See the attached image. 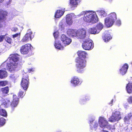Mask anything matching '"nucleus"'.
Here are the masks:
<instances>
[{
  "label": "nucleus",
  "instance_id": "nucleus-1",
  "mask_svg": "<svg viewBox=\"0 0 132 132\" xmlns=\"http://www.w3.org/2000/svg\"><path fill=\"white\" fill-rule=\"evenodd\" d=\"M79 57L76 60L77 71L79 73L83 72L84 68L86 66V61L85 60L87 54L84 51H79L77 52Z\"/></svg>",
  "mask_w": 132,
  "mask_h": 132
},
{
  "label": "nucleus",
  "instance_id": "nucleus-2",
  "mask_svg": "<svg viewBox=\"0 0 132 132\" xmlns=\"http://www.w3.org/2000/svg\"><path fill=\"white\" fill-rule=\"evenodd\" d=\"M80 15H84V20L87 22L95 23L98 20V18L95 12L92 11H83L80 14Z\"/></svg>",
  "mask_w": 132,
  "mask_h": 132
},
{
  "label": "nucleus",
  "instance_id": "nucleus-3",
  "mask_svg": "<svg viewBox=\"0 0 132 132\" xmlns=\"http://www.w3.org/2000/svg\"><path fill=\"white\" fill-rule=\"evenodd\" d=\"M86 30L81 28L78 30L69 29L67 31V34L72 37H75L77 39H84L86 36Z\"/></svg>",
  "mask_w": 132,
  "mask_h": 132
},
{
  "label": "nucleus",
  "instance_id": "nucleus-4",
  "mask_svg": "<svg viewBox=\"0 0 132 132\" xmlns=\"http://www.w3.org/2000/svg\"><path fill=\"white\" fill-rule=\"evenodd\" d=\"M93 44H92V40L89 39H86L84 41L82 44V48L85 50H89L93 48Z\"/></svg>",
  "mask_w": 132,
  "mask_h": 132
},
{
  "label": "nucleus",
  "instance_id": "nucleus-5",
  "mask_svg": "<svg viewBox=\"0 0 132 132\" xmlns=\"http://www.w3.org/2000/svg\"><path fill=\"white\" fill-rule=\"evenodd\" d=\"M121 119L120 112L116 111L112 113L111 117L109 118V121L111 122H114L119 121Z\"/></svg>",
  "mask_w": 132,
  "mask_h": 132
},
{
  "label": "nucleus",
  "instance_id": "nucleus-6",
  "mask_svg": "<svg viewBox=\"0 0 132 132\" xmlns=\"http://www.w3.org/2000/svg\"><path fill=\"white\" fill-rule=\"evenodd\" d=\"M29 82L28 76L26 75L23 76L21 81V85L23 89L25 90H26L29 85Z\"/></svg>",
  "mask_w": 132,
  "mask_h": 132
},
{
  "label": "nucleus",
  "instance_id": "nucleus-7",
  "mask_svg": "<svg viewBox=\"0 0 132 132\" xmlns=\"http://www.w3.org/2000/svg\"><path fill=\"white\" fill-rule=\"evenodd\" d=\"M98 123L100 127L102 128L106 127L109 128L108 127V122L105 118L101 117H100L99 119Z\"/></svg>",
  "mask_w": 132,
  "mask_h": 132
},
{
  "label": "nucleus",
  "instance_id": "nucleus-8",
  "mask_svg": "<svg viewBox=\"0 0 132 132\" xmlns=\"http://www.w3.org/2000/svg\"><path fill=\"white\" fill-rule=\"evenodd\" d=\"M31 47V45L29 44H26L22 46L20 50L21 53L23 54L28 53Z\"/></svg>",
  "mask_w": 132,
  "mask_h": 132
},
{
  "label": "nucleus",
  "instance_id": "nucleus-9",
  "mask_svg": "<svg viewBox=\"0 0 132 132\" xmlns=\"http://www.w3.org/2000/svg\"><path fill=\"white\" fill-rule=\"evenodd\" d=\"M17 63L10 61L7 65V68L11 72H12L15 70V68L17 65Z\"/></svg>",
  "mask_w": 132,
  "mask_h": 132
},
{
  "label": "nucleus",
  "instance_id": "nucleus-10",
  "mask_svg": "<svg viewBox=\"0 0 132 132\" xmlns=\"http://www.w3.org/2000/svg\"><path fill=\"white\" fill-rule=\"evenodd\" d=\"M32 33L30 29H28L26 34L23 37L21 40L22 42H27L30 39L31 40V35Z\"/></svg>",
  "mask_w": 132,
  "mask_h": 132
},
{
  "label": "nucleus",
  "instance_id": "nucleus-11",
  "mask_svg": "<svg viewBox=\"0 0 132 132\" xmlns=\"http://www.w3.org/2000/svg\"><path fill=\"white\" fill-rule=\"evenodd\" d=\"M61 39L63 43L66 45H69L71 42V39L64 34L61 36Z\"/></svg>",
  "mask_w": 132,
  "mask_h": 132
},
{
  "label": "nucleus",
  "instance_id": "nucleus-12",
  "mask_svg": "<svg viewBox=\"0 0 132 132\" xmlns=\"http://www.w3.org/2000/svg\"><path fill=\"white\" fill-rule=\"evenodd\" d=\"M81 0H70V5L71 7L74 9L77 6Z\"/></svg>",
  "mask_w": 132,
  "mask_h": 132
},
{
  "label": "nucleus",
  "instance_id": "nucleus-13",
  "mask_svg": "<svg viewBox=\"0 0 132 132\" xmlns=\"http://www.w3.org/2000/svg\"><path fill=\"white\" fill-rule=\"evenodd\" d=\"M114 21L110 19L109 18L107 17L105 19V24L106 26L108 27L112 26L113 24Z\"/></svg>",
  "mask_w": 132,
  "mask_h": 132
},
{
  "label": "nucleus",
  "instance_id": "nucleus-14",
  "mask_svg": "<svg viewBox=\"0 0 132 132\" xmlns=\"http://www.w3.org/2000/svg\"><path fill=\"white\" fill-rule=\"evenodd\" d=\"M13 100L11 104V106L12 109L16 106L18 104L19 101V99L17 98V96L16 95H13Z\"/></svg>",
  "mask_w": 132,
  "mask_h": 132
},
{
  "label": "nucleus",
  "instance_id": "nucleus-15",
  "mask_svg": "<svg viewBox=\"0 0 132 132\" xmlns=\"http://www.w3.org/2000/svg\"><path fill=\"white\" fill-rule=\"evenodd\" d=\"M94 118H93L91 120H90V126L91 129L92 130H95L98 126V124L96 122H93V121H94Z\"/></svg>",
  "mask_w": 132,
  "mask_h": 132
},
{
  "label": "nucleus",
  "instance_id": "nucleus-16",
  "mask_svg": "<svg viewBox=\"0 0 132 132\" xmlns=\"http://www.w3.org/2000/svg\"><path fill=\"white\" fill-rule=\"evenodd\" d=\"M128 68V64L126 63L120 69V73L122 75H123L126 72Z\"/></svg>",
  "mask_w": 132,
  "mask_h": 132
},
{
  "label": "nucleus",
  "instance_id": "nucleus-17",
  "mask_svg": "<svg viewBox=\"0 0 132 132\" xmlns=\"http://www.w3.org/2000/svg\"><path fill=\"white\" fill-rule=\"evenodd\" d=\"M79 79L77 77H75L72 78L71 81L72 85L73 86H76L79 83Z\"/></svg>",
  "mask_w": 132,
  "mask_h": 132
},
{
  "label": "nucleus",
  "instance_id": "nucleus-18",
  "mask_svg": "<svg viewBox=\"0 0 132 132\" xmlns=\"http://www.w3.org/2000/svg\"><path fill=\"white\" fill-rule=\"evenodd\" d=\"M19 55L17 54L12 55L10 58V61H11L12 62H14L17 63L19 59Z\"/></svg>",
  "mask_w": 132,
  "mask_h": 132
},
{
  "label": "nucleus",
  "instance_id": "nucleus-19",
  "mask_svg": "<svg viewBox=\"0 0 132 132\" xmlns=\"http://www.w3.org/2000/svg\"><path fill=\"white\" fill-rule=\"evenodd\" d=\"M54 46L56 48L60 50H63V46L61 45L60 43L57 39H56L54 44Z\"/></svg>",
  "mask_w": 132,
  "mask_h": 132
},
{
  "label": "nucleus",
  "instance_id": "nucleus-20",
  "mask_svg": "<svg viewBox=\"0 0 132 132\" xmlns=\"http://www.w3.org/2000/svg\"><path fill=\"white\" fill-rule=\"evenodd\" d=\"M72 15H67L66 22L67 24L69 25H71L73 23L72 19Z\"/></svg>",
  "mask_w": 132,
  "mask_h": 132
},
{
  "label": "nucleus",
  "instance_id": "nucleus-21",
  "mask_svg": "<svg viewBox=\"0 0 132 132\" xmlns=\"http://www.w3.org/2000/svg\"><path fill=\"white\" fill-rule=\"evenodd\" d=\"M7 12L6 11H3L2 9L0 10V20H2L5 19V16L7 15Z\"/></svg>",
  "mask_w": 132,
  "mask_h": 132
},
{
  "label": "nucleus",
  "instance_id": "nucleus-22",
  "mask_svg": "<svg viewBox=\"0 0 132 132\" xmlns=\"http://www.w3.org/2000/svg\"><path fill=\"white\" fill-rule=\"evenodd\" d=\"M102 38L104 42H107L112 39V37L109 34H104Z\"/></svg>",
  "mask_w": 132,
  "mask_h": 132
},
{
  "label": "nucleus",
  "instance_id": "nucleus-23",
  "mask_svg": "<svg viewBox=\"0 0 132 132\" xmlns=\"http://www.w3.org/2000/svg\"><path fill=\"white\" fill-rule=\"evenodd\" d=\"M7 76V73L5 70H0V78H5Z\"/></svg>",
  "mask_w": 132,
  "mask_h": 132
},
{
  "label": "nucleus",
  "instance_id": "nucleus-24",
  "mask_svg": "<svg viewBox=\"0 0 132 132\" xmlns=\"http://www.w3.org/2000/svg\"><path fill=\"white\" fill-rule=\"evenodd\" d=\"M126 90L128 93H132V82H129L126 86Z\"/></svg>",
  "mask_w": 132,
  "mask_h": 132
},
{
  "label": "nucleus",
  "instance_id": "nucleus-25",
  "mask_svg": "<svg viewBox=\"0 0 132 132\" xmlns=\"http://www.w3.org/2000/svg\"><path fill=\"white\" fill-rule=\"evenodd\" d=\"M64 12V11L60 10H57L55 14V18H59L62 15Z\"/></svg>",
  "mask_w": 132,
  "mask_h": 132
},
{
  "label": "nucleus",
  "instance_id": "nucleus-26",
  "mask_svg": "<svg viewBox=\"0 0 132 132\" xmlns=\"http://www.w3.org/2000/svg\"><path fill=\"white\" fill-rule=\"evenodd\" d=\"M88 31L89 33L92 34H97L99 32V30H97L96 27L89 29Z\"/></svg>",
  "mask_w": 132,
  "mask_h": 132
},
{
  "label": "nucleus",
  "instance_id": "nucleus-27",
  "mask_svg": "<svg viewBox=\"0 0 132 132\" xmlns=\"http://www.w3.org/2000/svg\"><path fill=\"white\" fill-rule=\"evenodd\" d=\"M108 17L112 20H113L114 21L117 19L116 15L114 12L110 14L109 15Z\"/></svg>",
  "mask_w": 132,
  "mask_h": 132
},
{
  "label": "nucleus",
  "instance_id": "nucleus-28",
  "mask_svg": "<svg viewBox=\"0 0 132 132\" xmlns=\"http://www.w3.org/2000/svg\"><path fill=\"white\" fill-rule=\"evenodd\" d=\"M132 117V111L127 116H125L124 119V121L126 123H127L128 122L130 119L131 117Z\"/></svg>",
  "mask_w": 132,
  "mask_h": 132
},
{
  "label": "nucleus",
  "instance_id": "nucleus-29",
  "mask_svg": "<svg viewBox=\"0 0 132 132\" xmlns=\"http://www.w3.org/2000/svg\"><path fill=\"white\" fill-rule=\"evenodd\" d=\"M98 14L100 15L102 17L106 16L107 15V13L104 10H99L96 11Z\"/></svg>",
  "mask_w": 132,
  "mask_h": 132
},
{
  "label": "nucleus",
  "instance_id": "nucleus-30",
  "mask_svg": "<svg viewBox=\"0 0 132 132\" xmlns=\"http://www.w3.org/2000/svg\"><path fill=\"white\" fill-rule=\"evenodd\" d=\"M10 104V101L9 100H6L4 102H3V103L1 105V107H5L7 108L9 106Z\"/></svg>",
  "mask_w": 132,
  "mask_h": 132
},
{
  "label": "nucleus",
  "instance_id": "nucleus-31",
  "mask_svg": "<svg viewBox=\"0 0 132 132\" xmlns=\"http://www.w3.org/2000/svg\"><path fill=\"white\" fill-rule=\"evenodd\" d=\"M0 115L5 117H6L7 116V114L6 111L5 110L3 109H0Z\"/></svg>",
  "mask_w": 132,
  "mask_h": 132
},
{
  "label": "nucleus",
  "instance_id": "nucleus-32",
  "mask_svg": "<svg viewBox=\"0 0 132 132\" xmlns=\"http://www.w3.org/2000/svg\"><path fill=\"white\" fill-rule=\"evenodd\" d=\"M9 87H6L2 88L1 89V91L4 94L7 93L9 92Z\"/></svg>",
  "mask_w": 132,
  "mask_h": 132
},
{
  "label": "nucleus",
  "instance_id": "nucleus-33",
  "mask_svg": "<svg viewBox=\"0 0 132 132\" xmlns=\"http://www.w3.org/2000/svg\"><path fill=\"white\" fill-rule=\"evenodd\" d=\"M103 26L102 23H99L98 24L96 27V28L97 30H99V32L103 28Z\"/></svg>",
  "mask_w": 132,
  "mask_h": 132
},
{
  "label": "nucleus",
  "instance_id": "nucleus-34",
  "mask_svg": "<svg viewBox=\"0 0 132 132\" xmlns=\"http://www.w3.org/2000/svg\"><path fill=\"white\" fill-rule=\"evenodd\" d=\"M5 120L3 118H0V127L3 126L5 123Z\"/></svg>",
  "mask_w": 132,
  "mask_h": 132
},
{
  "label": "nucleus",
  "instance_id": "nucleus-35",
  "mask_svg": "<svg viewBox=\"0 0 132 132\" xmlns=\"http://www.w3.org/2000/svg\"><path fill=\"white\" fill-rule=\"evenodd\" d=\"M20 33H17L13 35V37L14 39H16V38L18 39V40H19V38H20Z\"/></svg>",
  "mask_w": 132,
  "mask_h": 132
},
{
  "label": "nucleus",
  "instance_id": "nucleus-36",
  "mask_svg": "<svg viewBox=\"0 0 132 132\" xmlns=\"http://www.w3.org/2000/svg\"><path fill=\"white\" fill-rule=\"evenodd\" d=\"M59 25L60 27L63 28H64L65 27L67 26L66 24L63 21H62L60 22L59 23Z\"/></svg>",
  "mask_w": 132,
  "mask_h": 132
},
{
  "label": "nucleus",
  "instance_id": "nucleus-37",
  "mask_svg": "<svg viewBox=\"0 0 132 132\" xmlns=\"http://www.w3.org/2000/svg\"><path fill=\"white\" fill-rule=\"evenodd\" d=\"M5 40L9 43H11L12 41L11 39L9 37H5Z\"/></svg>",
  "mask_w": 132,
  "mask_h": 132
},
{
  "label": "nucleus",
  "instance_id": "nucleus-38",
  "mask_svg": "<svg viewBox=\"0 0 132 132\" xmlns=\"http://www.w3.org/2000/svg\"><path fill=\"white\" fill-rule=\"evenodd\" d=\"M7 84V82L6 81H0V86H5Z\"/></svg>",
  "mask_w": 132,
  "mask_h": 132
},
{
  "label": "nucleus",
  "instance_id": "nucleus-39",
  "mask_svg": "<svg viewBox=\"0 0 132 132\" xmlns=\"http://www.w3.org/2000/svg\"><path fill=\"white\" fill-rule=\"evenodd\" d=\"M25 95V93L24 92H22L21 90H20L19 93L18 94V95L19 96H20V97H23Z\"/></svg>",
  "mask_w": 132,
  "mask_h": 132
},
{
  "label": "nucleus",
  "instance_id": "nucleus-40",
  "mask_svg": "<svg viewBox=\"0 0 132 132\" xmlns=\"http://www.w3.org/2000/svg\"><path fill=\"white\" fill-rule=\"evenodd\" d=\"M54 37L55 39V40L56 39H56V38H57V37H58L59 35V33L57 31H56L54 32L53 34Z\"/></svg>",
  "mask_w": 132,
  "mask_h": 132
},
{
  "label": "nucleus",
  "instance_id": "nucleus-41",
  "mask_svg": "<svg viewBox=\"0 0 132 132\" xmlns=\"http://www.w3.org/2000/svg\"><path fill=\"white\" fill-rule=\"evenodd\" d=\"M127 101L129 103L131 104L132 103V96L129 97L127 99Z\"/></svg>",
  "mask_w": 132,
  "mask_h": 132
},
{
  "label": "nucleus",
  "instance_id": "nucleus-42",
  "mask_svg": "<svg viewBox=\"0 0 132 132\" xmlns=\"http://www.w3.org/2000/svg\"><path fill=\"white\" fill-rule=\"evenodd\" d=\"M5 36L1 35L0 36V42H2Z\"/></svg>",
  "mask_w": 132,
  "mask_h": 132
},
{
  "label": "nucleus",
  "instance_id": "nucleus-43",
  "mask_svg": "<svg viewBox=\"0 0 132 132\" xmlns=\"http://www.w3.org/2000/svg\"><path fill=\"white\" fill-rule=\"evenodd\" d=\"M116 24L118 26H119L121 24V21L120 20H118L116 21Z\"/></svg>",
  "mask_w": 132,
  "mask_h": 132
},
{
  "label": "nucleus",
  "instance_id": "nucleus-44",
  "mask_svg": "<svg viewBox=\"0 0 132 132\" xmlns=\"http://www.w3.org/2000/svg\"><path fill=\"white\" fill-rule=\"evenodd\" d=\"M18 28L15 27H14L12 28V31H14V32L16 31L17 30H18Z\"/></svg>",
  "mask_w": 132,
  "mask_h": 132
},
{
  "label": "nucleus",
  "instance_id": "nucleus-45",
  "mask_svg": "<svg viewBox=\"0 0 132 132\" xmlns=\"http://www.w3.org/2000/svg\"><path fill=\"white\" fill-rule=\"evenodd\" d=\"M10 77L11 79H13L15 78V76L14 75H12L10 76Z\"/></svg>",
  "mask_w": 132,
  "mask_h": 132
},
{
  "label": "nucleus",
  "instance_id": "nucleus-46",
  "mask_svg": "<svg viewBox=\"0 0 132 132\" xmlns=\"http://www.w3.org/2000/svg\"><path fill=\"white\" fill-rule=\"evenodd\" d=\"M109 126L110 127V129H115L114 127L113 126H112L111 125H109Z\"/></svg>",
  "mask_w": 132,
  "mask_h": 132
},
{
  "label": "nucleus",
  "instance_id": "nucleus-47",
  "mask_svg": "<svg viewBox=\"0 0 132 132\" xmlns=\"http://www.w3.org/2000/svg\"><path fill=\"white\" fill-rule=\"evenodd\" d=\"M124 107L126 108H127L128 107V105L127 103H126L124 105Z\"/></svg>",
  "mask_w": 132,
  "mask_h": 132
},
{
  "label": "nucleus",
  "instance_id": "nucleus-48",
  "mask_svg": "<svg viewBox=\"0 0 132 132\" xmlns=\"http://www.w3.org/2000/svg\"><path fill=\"white\" fill-rule=\"evenodd\" d=\"M12 1V0H9V2H7V5H8L9 4H10V3H11V2Z\"/></svg>",
  "mask_w": 132,
  "mask_h": 132
},
{
  "label": "nucleus",
  "instance_id": "nucleus-49",
  "mask_svg": "<svg viewBox=\"0 0 132 132\" xmlns=\"http://www.w3.org/2000/svg\"><path fill=\"white\" fill-rule=\"evenodd\" d=\"M4 64H2L1 65V66L0 67H2V66H3V65H4Z\"/></svg>",
  "mask_w": 132,
  "mask_h": 132
},
{
  "label": "nucleus",
  "instance_id": "nucleus-50",
  "mask_svg": "<svg viewBox=\"0 0 132 132\" xmlns=\"http://www.w3.org/2000/svg\"><path fill=\"white\" fill-rule=\"evenodd\" d=\"M103 132H108V131H106V130H103Z\"/></svg>",
  "mask_w": 132,
  "mask_h": 132
},
{
  "label": "nucleus",
  "instance_id": "nucleus-51",
  "mask_svg": "<svg viewBox=\"0 0 132 132\" xmlns=\"http://www.w3.org/2000/svg\"><path fill=\"white\" fill-rule=\"evenodd\" d=\"M4 0H0L1 2H2Z\"/></svg>",
  "mask_w": 132,
  "mask_h": 132
},
{
  "label": "nucleus",
  "instance_id": "nucleus-52",
  "mask_svg": "<svg viewBox=\"0 0 132 132\" xmlns=\"http://www.w3.org/2000/svg\"><path fill=\"white\" fill-rule=\"evenodd\" d=\"M111 102H113V100H112V101H111Z\"/></svg>",
  "mask_w": 132,
  "mask_h": 132
}]
</instances>
